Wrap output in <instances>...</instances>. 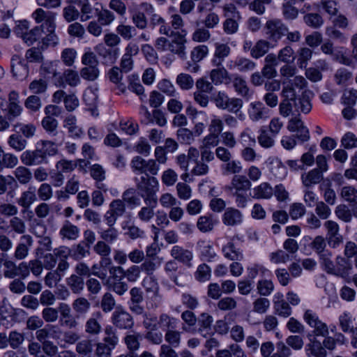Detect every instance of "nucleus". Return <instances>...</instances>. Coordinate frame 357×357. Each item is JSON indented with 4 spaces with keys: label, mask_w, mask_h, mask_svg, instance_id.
Here are the masks:
<instances>
[{
    "label": "nucleus",
    "mask_w": 357,
    "mask_h": 357,
    "mask_svg": "<svg viewBox=\"0 0 357 357\" xmlns=\"http://www.w3.org/2000/svg\"><path fill=\"white\" fill-rule=\"evenodd\" d=\"M36 188L29 186L27 190L22 192L17 199V204L23 208L24 213L36 200Z\"/></svg>",
    "instance_id": "nucleus-21"
},
{
    "label": "nucleus",
    "mask_w": 357,
    "mask_h": 357,
    "mask_svg": "<svg viewBox=\"0 0 357 357\" xmlns=\"http://www.w3.org/2000/svg\"><path fill=\"white\" fill-rule=\"evenodd\" d=\"M86 287L89 291V297L90 299L96 298L102 290L100 282L94 278H89L86 280Z\"/></svg>",
    "instance_id": "nucleus-46"
},
{
    "label": "nucleus",
    "mask_w": 357,
    "mask_h": 357,
    "mask_svg": "<svg viewBox=\"0 0 357 357\" xmlns=\"http://www.w3.org/2000/svg\"><path fill=\"white\" fill-rule=\"evenodd\" d=\"M33 240L29 234H24L20 238V241L17 244L13 257L16 260H22L25 259L28 255L31 247L32 246Z\"/></svg>",
    "instance_id": "nucleus-16"
},
{
    "label": "nucleus",
    "mask_w": 357,
    "mask_h": 357,
    "mask_svg": "<svg viewBox=\"0 0 357 357\" xmlns=\"http://www.w3.org/2000/svg\"><path fill=\"white\" fill-rule=\"evenodd\" d=\"M248 114L252 121L259 122L270 117V109L261 101H255L250 103Z\"/></svg>",
    "instance_id": "nucleus-9"
},
{
    "label": "nucleus",
    "mask_w": 357,
    "mask_h": 357,
    "mask_svg": "<svg viewBox=\"0 0 357 357\" xmlns=\"http://www.w3.org/2000/svg\"><path fill=\"white\" fill-rule=\"evenodd\" d=\"M93 345L91 340H84L76 345V351L82 357H93Z\"/></svg>",
    "instance_id": "nucleus-56"
},
{
    "label": "nucleus",
    "mask_w": 357,
    "mask_h": 357,
    "mask_svg": "<svg viewBox=\"0 0 357 357\" xmlns=\"http://www.w3.org/2000/svg\"><path fill=\"white\" fill-rule=\"evenodd\" d=\"M66 284L73 294H79L83 291L86 283L82 277L72 274L66 279Z\"/></svg>",
    "instance_id": "nucleus-35"
},
{
    "label": "nucleus",
    "mask_w": 357,
    "mask_h": 357,
    "mask_svg": "<svg viewBox=\"0 0 357 357\" xmlns=\"http://www.w3.org/2000/svg\"><path fill=\"white\" fill-rule=\"evenodd\" d=\"M176 83L182 90H190L194 86V79L188 74L180 73L176 78Z\"/></svg>",
    "instance_id": "nucleus-58"
},
{
    "label": "nucleus",
    "mask_w": 357,
    "mask_h": 357,
    "mask_svg": "<svg viewBox=\"0 0 357 357\" xmlns=\"http://www.w3.org/2000/svg\"><path fill=\"white\" fill-rule=\"evenodd\" d=\"M43 32L40 26H36L31 30L27 31L21 38L28 45H31L41 38Z\"/></svg>",
    "instance_id": "nucleus-51"
},
{
    "label": "nucleus",
    "mask_w": 357,
    "mask_h": 357,
    "mask_svg": "<svg viewBox=\"0 0 357 357\" xmlns=\"http://www.w3.org/2000/svg\"><path fill=\"white\" fill-rule=\"evenodd\" d=\"M283 87L282 92L287 93V98L295 97L296 95V89L303 90L307 86V82L301 75H296L291 79L282 82Z\"/></svg>",
    "instance_id": "nucleus-12"
},
{
    "label": "nucleus",
    "mask_w": 357,
    "mask_h": 357,
    "mask_svg": "<svg viewBox=\"0 0 357 357\" xmlns=\"http://www.w3.org/2000/svg\"><path fill=\"white\" fill-rule=\"evenodd\" d=\"M218 223V220L212 215L200 216L197 222V229L203 233L211 231L215 226Z\"/></svg>",
    "instance_id": "nucleus-29"
},
{
    "label": "nucleus",
    "mask_w": 357,
    "mask_h": 357,
    "mask_svg": "<svg viewBox=\"0 0 357 357\" xmlns=\"http://www.w3.org/2000/svg\"><path fill=\"white\" fill-rule=\"evenodd\" d=\"M57 149L55 144L49 140L36 143L35 150H27L22 153L20 160L26 166H36L47 163V157L55 155Z\"/></svg>",
    "instance_id": "nucleus-1"
},
{
    "label": "nucleus",
    "mask_w": 357,
    "mask_h": 357,
    "mask_svg": "<svg viewBox=\"0 0 357 357\" xmlns=\"http://www.w3.org/2000/svg\"><path fill=\"white\" fill-rule=\"evenodd\" d=\"M80 230L77 226L73 225L69 220L63 222L60 230L59 236L62 239L75 241L79 236Z\"/></svg>",
    "instance_id": "nucleus-24"
},
{
    "label": "nucleus",
    "mask_w": 357,
    "mask_h": 357,
    "mask_svg": "<svg viewBox=\"0 0 357 357\" xmlns=\"http://www.w3.org/2000/svg\"><path fill=\"white\" fill-rule=\"evenodd\" d=\"M283 87L282 92L287 93V98L295 97L296 95V89L303 90L307 86V82L301 75H296L291 79L282 82Z\"/></svg>",
    "instance_id": "nucleus-11"
},
{
    "label": "nucleus",
    "mask_w": 357,
    "mask_h": 357,
    "mask_svg": "<svg viewBox=\"0 0 357 357\" xmlns=\"http://www.w3.org/2000/svg\"><path fill=\"white\" fill-rule=\"evenodd\" d=\"M114 271L119 273L123 278H126L130 282H136L139 278L141 274L139 266L137 265H132L126 270L121 266H114Z\"/></svg>",
    "instance_id": "nucleus-27"
},
{
    "label": "nucleus",
    "mask_w": 357,
    "mask_h": 357,
    "mask_svg": "<svg viewBox=\"0 0 357 357\" xmlns=\"http://www.w3.org/2000/svg\"><path fill=\"white\" fill-rule=\"evenodd\" d=\"M309 93V91L305 90L302 92L299 97L295 96L292 100H289L290 107H291L293 112L308 114L311 111L312 104L308 96Z\"/></svg>",
    "instance_id": "nucleus-14"
},
{
    "label": "nucleus",
    "mask_w": 357,
    "mask_h": 357,
    "mask_svg": "<svg viewBox=\"0 0 357 357\" xmlns=\"http://www.w3.org/2000/svg\"><path fill=\"white\" fill-rule=\"evenodd\" d=\"M142 285L148 294L154 297H159L160 287L154 276H146L142 282Z\"/></svg>",
    "instance_id": "nucleus-34"
},
{
    "label": "nucleus",
    "mask_w": 357,
    "mask_h": 357,
    "mask_svg": "<svg viewBox=\"0 0 357 357\" xmlns=\"http://www.w3.org/2000/svg\"><path fill=\"white\" fill-rule=\"evenodd\" d=\"M271 47V43L266 40H258L251 50L250 55L254 59H259L264 56Z\"/></svg>",
    "instance_id": "nucleus-36"
},
{
    "label": "nucleus",
    "mask_w": 357,
    "mask_h": 357,
    "mask_svg": "<svg viewBox=\"0 0 357 357\" xmlns=\"http://www.w3.org/2000/svg\"><path fill=\"white\" fill-rule=\"evenodd\" d=\"M144 206L140 208L137 217L143 222H149L155 216L154 209L158 205V199L144 200Z\"/></svg>",
    "instance_id": "nucleus-18"
},
{
    "label": "nucleus",
    "mask_w": 357,
    "mask_h": 357,
    "mask_svg": "<svg viewBox=\"0 0 357 357\" xmlns=\"http://www.w3.org/2000/svg\"><path fill=\"white\" fill-rule=\"evenodd\" d=\"M116 301L110 292H105L101 297L100 307L105 313L110 312L114 309Z\"/></svg>",
    "instance_id": "nucleus-49"
},
{
    "label": "nucleus",
    "mask_w": 357,
    "mask_h": 357,
    "mask_svg": "<svg viewBox=\"0 0 357 357\" xmlns=\"http://www.w3.org/2000/svg\"><path fill=\"white\" fill-rule=\"evenodd\" d=\"M323 178L324 176L321 171L314 169L301 175L302 183L307 188L320 183Z\"/></svg>",
    "instance_id": "nucleus-30"
},
{
    "label": "nucleus",
    "mask_w": 357,
    "mask_h": 357,
    "mask_svg": "<svg viewBox=\"0 0 357 357\" xmlns=\"http://www.w3.org/2000/svg\"><path fill=\"white\" fill-rule=\"evenodd\" d=\"M211 276V268L206 264H200L195 273V277L199 282H203L209 280Z\"/></svg>",
    "instance_id": "nucleus-63"
},
{
    "label": "nucleus",
    "mask_w": 357,
    "mask_h": 357,
    "mask_svg": "<svg viewBox=\"0 0 357 357\" xmlns=\"http://www.w3.org/2000/svg\"><path fill=\"white\" fill-rule=\"evenodd\" d=\"M303 319L310 328H313L311 333L313 337H326L328 335L327 324L319 319L316 312L311 310H306L303 314Z\"/></svg>",
    "instance_id": "nucleus-3"
},
{
    "label": "nucleus",
    "mask_w": 357,
    "mask_h": 357,
    "mask_svg": "<svg viewBox=\"0 0 357 357\" xmlns=\"http://www.w3.org/2000/svg\"><path fill=\"white\" fill-rule=\"evenodd\" d=\"M13 174L16 181H18L22 185L29 183L33 177L31 170L24 166L17 167L13 172Z\"/></svg>",
    "instance_id": "nucleus-37"
},
{
    "label": "nucleus",
    "mask_w": 357,
    "mask_h": 357,
    "mask_svg": "<svg viewBox=\"0 0 357 357\" xmlns=\"http://www.w3.org/2000/svg\"><path fill=\"white\" fill-rule=\"evenodd\" d=\"M211 101L217 108L222 110H227L231 113H238L243 107V101L239 98H230L223 91H219L211 97Z\"/></svg>",
    "instance_id": "nucleus-2"
},
{
    "label": "nucleus",
    "mask_w": 357,
    "mask_h": 357,
    "mask_svg": "<svg viewBox=\"0 0 357 357\" xmlns=\"http://www.w3.org/2000/svg\"><path fill=\"white\" fill-rule=\"evenodd\" d=\"M309 342L305 345V352L307 357H326L328 355L327 351L324 350L323 342H321L317 339V337H313L311 333L307 335Z\"/></svg>",
    "instance_id": "nucleus-13"
},
{
    "label": "nucleus",
    "mask_w": 357,
    "mask_h": 357,
    "mask_svg": "<svg viewBox=\"0 0 357 357\" xmlns=\"http://www.w3.org/2000/svg\"><path fill=\"white\" fill-rule=\"evenodd\" d=\"M17 187V183L13 176L0 175V195H3L8 189L13 190Z\"/></svg>",
    "instance_id": "nucleus-50"
},
{
    "label": "nucleus",
    "mask_w": 357,
    "mask_h": 357,
    "mask_svg": "<svg viewBox=\"0 0 357 357\" xmlns=\"http://www.w3.org/2000/svg\"><path fill=\"white\" fill-rule=\"evenodd\" d=\"M274 310L275 314L283 317H288L291 314V308L288 302L282 298L274 301Z\"/></svg>",
    "instance_id": "nucleus-52"
},
{
    "label": "nucleus",
    "mask_w": 357,
    "mask_h": 357,
    "mask_svg": "<svg viewBox=\"0 0 357 357\" xmlns=\"http://www.w3.org/2000/svg\"><path fill=\"white\" fill-rule=\"evenodd\" d=\"M100 71L97 66H84L80 70V76L87 81H95L99 77Z\"/></svg>",
    "instance_id": "nucleus-60"
},
{
    "label": "nucleus",
    "mask_w": 357,
    "mask_h": 357,
    "mask_svg": "<svg viewBox=\"0 0 357 357\" xmlns=\"http://www.w3.org/2000/svg\"><path fill=\"white\" fill-rule=\"evenodd\" d=\"M56 328L54 325H47L45 327L38 330L36 332V339L42 343L49 342L48 338H54Z\"/></svg>",
    "instance_id": "nucleus-45"
},
{
    "label": "nucleus",
    "mask_w": 357,
    "mask_h": 357,
    "mask_svg": "<svg viewBox=\"0 0 357 357\" xmlns=\"http://www.w3.org/2000/svg\"><path fill=\"white\" fill-rule=\"evenodd\" d=\"M303 22L307 26L314 29L321 28L324 23V20L321 15L315 13H309L305 14L303 16Z\"/></svg>",
    "instance_id": "nucleus-40"
},
{
    "label": "nucleus",
    "mask_w": 357,
    "mask_h": 357,
    "mask_svg": "<svg viewBox=\"0 0 357 357\" xmlns=\"http://www.w3.org/2000/svg\"><path fill=\"white\" fill-rule=\"evenodd\" d=\"M164 338L166 344L178 347L181 342V332L175 328H169L165 331Z\"/></svg>",
    "instance_id": "nucleus-44"
},
{
    "label": "nucleus",
    "mask_w": 357,
    "mask_h": 357,
    "mask_svg": "<svg viewBox=\"0 0 357 357\" xmlns=\"http://www.w3.org/2000/svg\"><path fill=\"white\" fill-rule=\"evenodd\" d=\"M278 59L284 63H291L295 59L294 50L290 45H286L279 51Z\"/></svg>",
    "instance_id": "nucleus-59"
},
{
    "label": "nucleus",
    "mask_w": 357,
    "mask_h": 357,
    "mask_svg": "<svg viewBox=\"0 0 357 357\" xmlns=\"http://www.w3.org/2000/svg\"><path fill=\"white\" fill-rule=\"evenodd\" d=\"M242 213L234 208H228L223 214L222 222L227 226H235L242 222Z\"/></svg>",
    "instance_id": "nucleus-28"
},
{
    "label": "nucleus",
    "mask_w": 357,
    "mask_h": 357,
    "mask_svg": "<svg viewBox=\"0 0 357 357\" xmlns=\"http://www.w3.org/2000/svg\"><path fill=\"white\" fill-rule=\"evenodd\" d=\"M213 321V317L205 312L200 314L198 319L199 329L198 332L204 337L210 335L211 332V325Z\"/></svg>",
    "instance_id": "nucleus-32"
},
{
    "label": "nucleus",
    "mask_w": 357,
    "mask_h": 357,
    "mask_svg": "<svg viewBox=\"0 0 357 357\" xmlns=\"http://www.w3.org/2000/svg\"><path fill=\"white\" fill-rule=\"evenodd\" d=\"M229 82L232 83L233 88L238 95L247 100L251 98L252 92L248 86L246 80L241 75H233Z\"/></svg>",
    "instance_id": "nucleus-17"
},
{
    "label": "nucleus",
    "mask_w": 357,
    "mask_h": 357,
    "mask_svg": "<svg viewBox=\"0 0 357 357\" xmlns=\"http://www.w3.org/2000/svg\"><path fill=\"white\" fill-rule=\"evenodd\" d=\"M70 250L71 257L76 261H80L90 255V248L82 242L74 245Z\"/></svg>",
    "instance_id": "nucleus-43"
},
{
    "label": "nucleus",
    "mask_w": 357,
    "mask_h": 357,
    "mask_svg": "<svg viewBox=\"0 0 357 357\" xmlns=\"http://www.w3.org/2000/svg\"><path fill=\"white\" fill-rule=\"evenodd\" d=\"M297 65L300 68H306L308 62L311 60L313 55V51L307 47H303L297 51Z\"/></svg>",
    "instance_id": "nucleus-38"
},
{
    "label": "nucleus",
    "mask_w": 357,
    "mask_h": 357,
    "mask_svg": "<svg viewBox=\"0 0 357 357\" xmlns=\"http://www.w3.org/2000/svg\"><path fill=\"white\" fill-rule=\"evenodd\" d=\"M227 67L230 70L236 69L241 73L252 71L256 68V63L248 58L238 56L234 60H231Z\"/></svg>",
    "instance_id": "nucleus-19"
},
{
    "label": "nucleus",
    "mask_w": 357,
    "mask_h": 357,
    "mask_svg": "<svg viewBox=\"0 0 357 357\" xmlns=\"http://www.w3.org/2000/svg\"><path fill=\"white\" fill-rule=\"evenodd\" d=\"M230 52L231 48L227 44L216 43L213 56L211 59L212 66H222Z\"/></svg>",
    "instance_id": "nucleus-23"
},
{
    "label": "nucleus",
    "mask_w": 357,
    "mask_h": 357,
    "mask_svg": "<svg viewBox=\"0 0 357 357\" xmlns=\"http://www.w3.org/2000/svg\"><path fill=\"white\" fill-rule=\"evenodd\" d=\"M158 184V181L155 177L143 175L140 180L137 182L136 187L143 200H150L157 199L155 192Z\"/></svg>",
    "instance_id": "nucleus-4"
},
{
    "label": "nucleus",
    "mask_w": 357,
    "mask_h": 357,
    "mask_svg": "<svg viewBox=\"0 0 357 357\" xmlns=\"http://www.w3.org/2000/svg\"><path fill=\"white\" fill-rule=\"evenodd\" d=\"M98 234L102 241L109 243L114 242L119 236L118 230L114 227H109L107 229H100L98 231Z\"/></svg>",
    "instance_id": "nucleus-61"
},
{
    "label": "nucleus",
    "mask_w": 357,
    "mask_h": 357,
    "mask_svg": "<svg viewBox=\"0 0 357 357\" xmlns=\"http://www.w3.org/2000/svg\"><path fill=\"white\" fill-rule=\"evenodd\" d=\"M158 89L170 97H174L177 95L175 86L170 80L167 79H163L158 83Z\"/></svg>",
    "instance_id": "nucleus-64"
},
{
    "label": "nucleus",
    "mask_w": 357,
    "mask_h": 357,
    "mask_svg": "<svg viewBox=\"0 0 357 357\" xmlns=\"http://www.w3.org/2000/svg\"><path fill=\"white\" fill-rule=\"evenodd\" d=\"M319 262L322 268L328 274H331L334 271V263L331 260L332 253L331 251L324 252L319 255Z\"/></svg>",
    "instance_id": "nucleus-55"
},
{
    "label": "nucleus",
    "mask_w": 357,
    "mask_h": 357,
    "mask_svg": "<svg viewBox=\"0 0 357 357\" xmlns=\"http://www.w3.org/2000/svg\"><path fill=\"white\" fill-rule=\"evenodd\" d=\"M215 68L210 72V79L212 83L216 86L223 83L227 84L231 80L228 70L222 66H213Z\"/></svg>",
    "instance_id": "nucleus-22"
},
{
    "label": "nucleus",
    "mask_w": 357,
    "mask_h": 357,
    "mask_svg": "<svg viewBox=\"0 0 357 357\" xmlns=\"http://www.w3.org/2000/svg\"><path fill=\"white\" fill-rule=\"evenodd\" d=\"M231 185L236 192L246 191L251 187V183L249 179L243 175L234 176L231 180Z\"/></svg>",
    "instance_id": "nucleus-41"
},
{
    "label": "nucleus",
    "mask_w": 357,
    "mask_h": 357,
    "mask_svg": "<svg viewBox=\"0 0 357 357\" xmlns=\"http://www.w3.org/2000/svg\"><path fill=\"white\" fill-rule=\"evenodd\" d=\"M112 323L119 329H130L134 325L133 318L130 314L122 308H117L112 313Z\"/></svg>",
    "instance_id": "nucleus-10"
},
{
    "label": "nucleus",
    "mask_w": 357,
    "mask_h": 357,
    "mask_svg": "<svg viewBox=\"0 0 357 357\" xmlns=\"http://www.w3.org/2000/svg\"><path fill=\"white\" fill-rule=\"evenodd\" d=\"M171 256L188 266H191L190 261L193 258V254L188 250L179 245H174L171 250Z\"/></svg>",
    "instance_id": "nucleus-26"
},
{
    "label": "nucleus",
    "mask_w": 357,
    "mask_h": 357,
    "mask_svg": "<svg viewBox=\"0 0 357 357\" xmlns=\"http://www.w3.org/2000/svg\"><path fill=\"white\" fill-rule=\"evenodd\" d=\"M114 270V266L109 268L110 275L107 278L105 285L110 291H114L119 296H122L128 291V285L123 281L122 275Z\"/></svg>",
    "instance_id": "nucleus-6"
},
{
    "label": "nucleus",
    "mask_w": 357,
    "mask_h": 357,
    "mask_svg": "<svg viewBox=\"0 0 357 357\" xmlns=\"http://www.w3.org/2000/svg\"><path fill=\"white\" fill-rule=\"evenodd\" d=\"M37 24L43 22L40 26L42 32L53 31L56 30V14L53 12L37 8L31 15Z\"/></svg>",
    "instance_id": "nucleus-5"
},
{
    "label": "nucleus",
    "mask_w": 357,
    "mask_h": 357,
    "mask_svg": "<svg viewBox=\"0 0 357 357\" xmlns=\"http://www.w3.org/2000/svg\"><path fill=\"white\" fill-rule=\"evenodd\" d=\"M352 265L346 258L338 256L335 259L334 271L331 275L340 277L343 279H347L351 273Z\"/></svg>",
    "instance_id": "nucleus-20"
},
{
    "label": "nucleus",
    "mask_w": 357,
    "mask_h": 357,
    "mask_svg": "<svg viewBox=\"0 0 357 357\" xmlns=\"http://www.w3.org/2000/svg\"><path fill=\"white\" fill-rule=\"evenodd\" d=\"M273 135L268 132L264 128H261L259 134L257 137V140L259 145L264 149H270L275 144V138Z\"/></svg>",
    "instance_id": "nucleus-47"
},
{
    "label": "nucleus",
    "mask_w": 357,
    "mask_h": 357,
    "mask_svg": "<svg viewBox=\"0 0 357 357\" xmlns=\"http://www.w3.org/2000/svg\"><path fill=\"white\" fill-rule=\"evenodd\" d=\"M131 18L133 24L139 29H144L148 24L147 19L145 14L137 9L130 10Z\"/></svg>",
    "instance_id": "nucleus-48"
},
{
    "label": "nucleus",
    "mask_w": 357,
    "mask_h": 357,
    "mask_svg": "<svg viewBox=\"0 0 357 357\" xmlns=\"http://www.w3.org/2000/svg\"><path fill=\"white\" fill-rule=\"evenodd\" d=\"M266 34L268 38L277 42L285 36L288 27L279 19L268 20L265 24Z\"/></svg>",
    "instance_id": "nucleus-8"
},
{
    "label": "nucleus",
    "mask_w": 357,
    "mask_h": 357,
    "mask_svg": "<svg viewBox=\"0 0 357 357\" xmlns=\"http://www.w3.org/2000/svg\"><path fill=\"white\" fill-rule=\"evenodd\" d=\"M224 257L231 261H241L243 259V251L233 241H229L222 246Z\"/></svg>",
    "instance_id": "nucleus-25"
},
{
    "label": "nucleus",
    "mask_w": 357,
    "mask_h": 357,
    "mask_svg": "<svg viewBox=\"0 0 357 357\" xmlns=\"http://www.w3.org/2000/svg\"><path fill=\"white\" fill-rule=\"evenodd\" d=\"M187 31L182 30V31H176L174 35V39L169 41L167 50L171 52L178 56L181 59H186V39Z\"/></svg>",
    "instance_id": "nucleus-7"
},
{
    "label": "nucleus",
    "mask_w": 357,
    "mask_h": 357,
    "mask_svg": "<svg viewBox=\"0 0 357 357\" xmlns=\"http://www.w3.org/2000/svg\"><path fill=\"white\" fill-rule=\"evenodd\" d=\"M29 89L33 95L45 94L47 90V82L43 79H34L29 84Z\"/></svg>",
    "instance_id": "nucleus-53"
},
{
    "label": "nucleus",
    "mask_w": 357,
    "mask_h": 357,
    "mask_svg": "<svg viewBox=\"0 0 357 357\" xmlns=\"http://www.w3.org/2000/svg\"><path fill=\"white\" fill-rule=\"evenodd\" d=\"M63 127L68 130L70 137H80L83 135V130L77 125V119L75 116L69 114L63 121Z\"/></svg>",
    "instance_id": "nucleus-31"
},
{
    "label": "nucleus",
    "mask_w": 357,
    "mask_h": 357,
    "mask_svg": "<svg viewBox=\"0 0 357 357\" xmlns=\"http://www.w3.org/2000/svg\"><path fill=\"white\" fill-rule=\"evenodd\" d=\"M296 3L291 0H284L282 6V12L286 20H294L297 18L298 10L294 6Z\"/></svg>",
    "instance_id": "nucleus-39"
},
{
    "label": "nucleus",
    "mask_w": 357,
    "mask_h": 357,
    "mask_svg": "<svg viewBox=\"0 0 357 357\" xmlns=\"http://www.w3.org/2000/svg\"><path fill=\"white\" fill-rule=\"evenodd\" d=\"M273 194L271 185L266 182L261 183L252 190V197L257 199H268Z\"/></svg>",
    "instance_id": "nucleus-33"
},
{
    "label": "nucleus",
    "mask_w": 357,
    "mask_h": 357,
    "mask_svg": "<svg viewBox=\"0 0 357 357\" xmlns=\"http://www.w3.org/2000/svg\"><path fill=\"white\" fill-rule=\"evenodd\" d=\"M96 17L97 21L102 26H109L116 18L114 13L107 9H102L97 12Z\"/></svg>",
    "instance_id": "nucleus-57"
},
{
    "label": "nucleus",
    "mask_w": 357,
    "mask_h": 357,
    "mask_svg": "<svg viewBox=\"0 0 357 357\" xmlns=\"http://www.w3.org/2000/svg\"><path fill=\"white\" fill-rule=\"evenodd\" d=\"M122 198L131 208L139 206L141 204L140 198L136 195V190L130 188L125 190L122 194Z\"/></svg>",
    "instance_id": "nucleus-42"
},
{
    "label": "nucleus",
    "mask_w": 357,
    "mask_h": 357,
    "mask_svg": "<svg viewBox=\"0 0 357 357\" xmlns=\"http://www.w3.org/2000/svg\"><path fill=\"white\" fill-rule=\"evenodd\" d=\"M8 144L16 151H21L26 148L27 142L21 135L13 134L8 137Z\"/></svg>",
    "instance_id": "nucleus-54"
},
{
    "label": "nucleus",
    "mask_w": 357,
    "mask_h": 357,
    "mask_svg": "<svg viewBox=\"0 0 357 357\" xmlns=\"http://www.w3.org/2000/svg\"><path fill=\"white\" fill-rule=\"evenodd\" d=\"M13 75L17 79H24L29 75V67L24 60L19 55L15 54L10 60Z\"/></svg>",
    "instance_id": "nucleus-15"
},
{
    "label": "nucleus",
    "mask_w": 357,
    "mask_h": 357,
    "mask_svg": "<svg viewBox=\"0 0 357 357\" xmlns=\"http://www.w3.org/2000/svg\"><path fill=\"white\" fill-rule=\"evenodd\" d=\"M73 310L78 314H86L91 307V303L84 297H79L75 299L73 303Z\"/></svg>",
    "instance_id": "nucleus-62"
}]
</instances>
